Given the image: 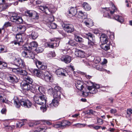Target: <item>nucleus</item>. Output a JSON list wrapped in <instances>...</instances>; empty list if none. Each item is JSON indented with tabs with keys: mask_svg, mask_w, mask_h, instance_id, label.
<instances>
[{
	"mask_svg": "<svg viewBox=\"0 0 132 132\" xmlns=\"http://www.w3.org/2000/svg\"><path fill=\"white\" fill-rule=\"evenodd\" d=\"M23 47L24 50L26 51H29L32 49V47H30L28 44H26L23 46Z\"/></svg>",
	"mask_w": 132,
	"mask_h": 132,
	"instance_id": "nucleus-43",
	"label": "nucleus"
},
{
	"mask_svg": "<svg viewBox=\"0 0 132 132\" xmlns=\"http://www.w3.org/2000/svg\"><path fill=\"white\" fill-rule=\"evenodd\" d=\"M97 123L99 125H102L103 123V120L100 118H97Z\"/></svg>",
	"mask_w": 132,
	"mask_h": 132,
	"instance_id": "nucleus-54",
	"label": "nucleus"
},
{
	"mask_svg": "<svg viewBox=\"0 0 132 132\" xmlns=\"http://www.w3.org/2000/svg\"><path fill=\"white\" fill-rule=\"evenodd\" d=\"M55 99L60 100L61 98V92H59L57 93H52Z\"/></svg>",
	"mask_w": 132,
	"mask_h": 132,
	"instance_id": "nucleus-26",
	"label": "nucleus"
},
{
	"mask_svg": "<svg viewBox=\"0 0 132 132\" xmlns=\"http://www.w3.org/2000/svg\"><path fill=\"white\" fill-rule=\"evenodd\" d=\"M8 100L3 96V95L0 94V103H8Z\"/></svg>",
	"mask_w": 132,
	"mask_h": 132,
	"instance_id": "nucleus-28",
	"label": "nucleus"
},
{
	"mask_svg": "<svg viewBox=\"0 0 132 132\" xmlns=\"http://www.w3.org/2000/svg\"><path fill=\"white\" fill-rule=\"evenodd\" d=\"M55 56V53L54 52H50L47 55L48 57L50 59L54 57Z\"/></svg>",
	"mask_w": 132,
	"mask_h": 132,
	"instance_id": "nucleus-42",
	"label": "nucleus"
},
{
	"mask_svg": "<svg viewBox=\"0 0 132 132\" xmlns=\"http://www.w3.org/2000/svg\"><path fill=\"white\" fill-rule=\"evenodd\" d=\"M18 71L19 74L24 76V77L26 76H27V72L25 70L20 69L19 71Z\"/></svg>",
	"mask_w": 132,
	"mask_h": 132,
	"instance_id": "nucleus-37",
	"label": "nucleus"
},
{
	"mask_svg": "<svg viewBox=\"0 0 132 132\" xmlns=\"http://www.w3.org/2000/svg\"><path fill=\"white\" fill-rule=\"evenodd\" d=\"M7 64L6 63L1 61L0 62V69H4L7 67Z\"/></svg>",
	"mask_w": 132,
	"mask_h": 132,
	"instance_id": "nucleus-36",
	"label": "nucleus"
},
{
	"mask_svg": "<svg viewBox=\"0 0 132 132\" xmlns=\"http://www.w3.org/2000/svg\"><path fill=\"white\" fill-rule=\"evenodd\" d=\"M110 5L112 6V10H113V11L110 10L109 8H103V11L105 13L104 14V16L105 17H107L109 18H110V17L109 13V12H110L111 14H112L117 10V9L115 7L113 3H110Z\"/></svg>",
	"mask_w": 132,
	"mask_h": 132,
	"instance_id": "nucleus-3",
	"label": "nucleus"
},
{
	"mask_svg": "<svg viewBox=\"0 0 132 132\" xmlns=\"http://www.w3.org/2000/svg\"><path fill=\"white\" fill-rule=\"evenodd\" d=\"M54 127L56 128H59L60 127H61V124L60 123H57L54 125Z\"/></svg>",
	"mask_w": 132,
	"mask_h": 132,
	"instance_id": "nucleus-64",
	"label": "nucleus"
},
{
	"mask_svg": "<svg viewBox=\"0 0 132 132\" xmlns=\"http://www.w3.org/2000/svg\"><path fill=\"white\" fill-rule=\"evenodd\" d=\"M75 125H77V126L78 127H84L86 125L85 124H81L80 123H78L76 124Z\"/></svg>",
	"mask_w": 132,
	"mask_h": 132,
	"instance_id": "nucleus-61",
	"label": "nucleus"
},
{
	"mask_svg": "<svg viewBox=\"0 0 132 132\" xmlns=\"http://www.w3.org/2000/svg\"><path fill=\"white\" fill-rule=\"evenodd\" d=\"M114 18L115 20L120 22H122L123 21V18L121 16L117 15L115 16Z\"/></svg>",
	"mask_w": 132,
	"mask_h": 132,
	"instance_id": "nucleus-35",
	"label": "nucleus"
},
{
	"mask_svg": "<svg viewBox=\"0 0 132 132\" xmlns=\"http://www.w3.org/2000/svg\"><path fill=\"white\" fill-rule=\"evenodd\" d=\"M20 69L18 68H13L12 69L13 71L14 72L18 74H19L18 71H19Z\"/></svg>",
	"mask_w": 132,
	"mask_h": 132,
	"instance_id": "nucleus-60",
	"label": "nucleus"
},
{
	"mask_svg": "<svg viewBox=\"0 0 132 132\" xmlns=\"http://www.w3.org/2000/svg\"><path fill=\"white\" fill-rule=\"evenodd\" d=\"M31 36L32 39H35L37 38L38 35L37 33L35 32H32Z\"/></svg>",
	"mask_w": 132,
	"mask_h": 132,
	"instance_id": "nucleus-40",
	"label": "nucleus"
},
{
	"mask_svg": "<svg viewBox=\"0 0 132 132\" xmlns=\"http://www.w3.org/2000/svg\"><path fill=\"white\" fill-rule=\"evenodd\" d=\"M34 100L35 102L40 105H44L46 102V97L44 95H37L34 96Z\"/></svg>",
	"mask_w": 132,
	"mask_h": 132,
	"instance_id": "nucleus-2",
	"label": "nucleus"
},
{
	"mask_svg": "<svg viewBox=\"0 0 132 132\" xmlns=\"http://www.w3.org/2000/svg\"><path fill=\"white\" fill-rule=\"evenodd\" d=\"M14 63L15 65L21 68H24L26 66L24 61L20 58H15Z\"/></svg>",
	"mask_w": 132,
	"mask_h": 132,
	"instance_id": "nucleus-5",
	"label": "nucleus"
},
{
	"mask_svg": "<svg viewBox=\"0 0 132 132\" xmlns=\"http://www.w3.org/2000/svg\"><path fill=\"white\" fill-rule=\"evenodd\" d=\"M95 39H94V41H93L92 40H89L88 42V46L89 47L92 48H93V46L95 45Z\"/></svg>",
	"mask_w": 132,
	"mask_h": 132,
	"instance_id": "nucleus-33",
	"label": "nucleus"
},
{
	"mask_svg": "<svg viewBox=\"0 0 132 132\" xmlns=\"http://www.w3.org/2000/svg\"><path fill=\"white\" fill-rule=\"evenodd\" d=\"M88 114H94L95 112L92 109H90L88 110Z\"/></svg>",
	"mask_w": 132,
	"mask_h": 132,
	"instance_id": "nucleus-62",
	"label": "nucleus"
},
{
	"mask_svg": "<svg viewBox=\"0 0 132 132\" xmlns=\"http://www.w3.org/2000/svg\"><path fill=\"white\" fill-rule=\"evenodd\" d=\"M10 18L11 21L15 22L18 24L22 23L23 22L22 18L18 16L17 14L15 13H12Z\"/></svg>",
	"mask_w": 132,
	"mask_h": 132,
	"instance_id": "nucleus-4",
	"label": "nucleus"
},
{
	"mask_svg": "<svg viewBox=\"0 0 132 132\" xmlns=\"http://www.w3.org/2000/svg\"><path fill=\"white\" fill-rule=\"evenodd\" d=\"M7 52L6 47L4 45H0V53L5 52Z\"/></svg>",
	"mask_w": 132,
	"mask_h": 132,
	"instance_id": "nucleus-38",
	"label": "nucleus"
},
{
	"mask_svg": "<svg viewBox=\"0 0 132 132\" xmlns=\"http://www.w3.org/2000/svg\"><path fill=\"white\" fill-rule=\"evenodd\" d=\"M110 112L112 114L115 113L117 112V111L116 109H111L110 110Z\"/></svg>",
	"mask_w": 132,
	"mask_h": 132,
	"instance_id": "nucleus-63",
	"label": "nucleus"
},
{
	"mask_svg": "<svg viewBox=\"0 0 132 132\" xmlns=\"http://www.w3.org/2000/svg\"><path fill=\"white\" fill-rule=\"evenodd\" d=\"M38 9L42 11L45 12L46 14H48L49 12L51 13L52 12L51 6H49L48 5L45 6H40L38 7Z\"/></svg>",
	"mask_w": 132,
	"mask_h": 132,
	"instance_id": "nucleus-8",
	"label": "nucleus"
},
{
	"mask_svg": "<svg viewBox=\"0 0 132 132\" xmlns=\"http://www.w3.org/2000/svg\"><path fill=\"white\" fill-rule=\"evenodd\" d=\"M66 73V71L64 69L62 68L58 69L56 70V73L59 77L65 76Z\"/></svg>",
	"mask_w": 132,
	"mask_h": 132,
	"instance_id": "nucleus-13",
	"label": "nucleus"
},
{
	"mask_svg": "<svg viewBox=\"0 0 132 132\" xmlns=\"http://www.w3.org/2000/svg\"><path fill=\"white\" fill-rule=\"evenodd\" d=\"M63 26L64 30L68 33H71L74 30L73 26L72 24H64Z\"/></svg>",
	"mask_w": 132,
	"mask_h": 132,
	"instance_id": "nucleus-9",
	"label": "nucleus"
},
{
	"mask_svg": "<svg viewBox=\"0 0 132 132\" xmlns=\"http://www.w3.org/2000/svg\"><path fill=\"white\" fill-rule=\"evenodd\" d=\"M38 88H37V91L38 90L41 94H42V92H44V88L42 87L39 85L38 86Z\"/></svg>",
	"mask_w": 132,
	"mask_h": 132,
	"instance_id": "nucleus-48",
	"label": "nucleus"
},
{
	"mask_svg": "<svg viewBox=\"0 0 132 132\" xmlns=\"http://www.w3.org/2000/svg\"><path fill=\"white\" fill-rule=\"evenodd\" d=\"M11 26V23L9 22H5L3 26L4 27H8Z\"/></svg>",
	"mask_w": 132,
	"mask_h": 132,
	"instance_id": "nucleus-53",
	"label": "nucleus"
},
{
	"mask_svg": "<svg viewBox=\"0 0 132 132\" xmlns=\"http://www.w3.org/2000/svg\"><path fill=\"white\" fill-rule=\"evenodd\" d=\"M34 74L37 77L41 78L43 73V72L37 69H34L33 71Z\"/></svg>",
	"mask_w": 132,
	"mask_h": 132,
	"instance_id": "nucleus-22",
	"label": "nucleus"
},
{
	"mask_svg": "<svg viewBox=\"0 0 132 132\" xmlns=\"http://www.w3.org/2000/svg\"><path fill=\"white\" fill-rule=\"evenodd\" d=\"M22 55L24 57H28L30 59H33L34 58V55L32 52L28 51H24L22 53Z\"/></svg>",
	"mask_w": 132,
	"mask_h": 132,
	"instance_id": "nucleus-11",
	"label": "nucleus"
},
{
	"mask_svg": "<svg viewBox=\"0 0 132 132\" xmlns=\"http://www.w3.org/2000/svg\"><path fill=\"white\" fill-rule=\"evenodd\" d=\"M87 16L86 13H83L82 11H79L78 13V17L82 19H85Z\"/></svg>",
	"mask_w": 132,
	"mask_h": 132,
	"instance_id": "nucleus-24",
	"label": "nucleus"
},
{
	"mask_svg": "<svg viewBox=\"0 0 132 132\" xmlns=\"http://www.w3.org/2000/svg\"><path fill=\"white\" fill-rule=\"evenodd\" d=\"M106 44L102 43L101 45V47L104 50L107 51L110 49V46L109 45Z\"/></svg>",
	"mask_w": 132,
	"mask_h": 132,
	"instance_id": "nucleus-31",
	"label": "nucleus"
},
{
	"mask_svg": "<svg viewBox=\"0 0 132 132\" xmlns=\"http://www.w3.org/2000/svg\"><path fill=\"white\" fill-rule=\"evenodd\" d=\"M70 124V123L69 122L66 120L62 121L61 123V127L66 126H67L69 125Z\"/></svg>",
	"mask_w": 132,
	"mask_h": 132,
	"instance_id": "nucleus-39",
	"label": "nucleus"
},
{
	"mask_svg": "<svg viewBox=\"0 0 132 132\" xmlns=\"http://www.w3.org/2000/svg\"><path fill=\"white\" fill-rule=\"evenodd\" d=\"M14 104L17 108H19L20 105L26 108H30L32 106L31 102L28 99H22L19 101L18 98L16 96H14L13 98Z\"/></svg>",
	"mask_w": 132,
	"mask_h": 132,
	"instance_id": "nucleus-1",
	"label": "nucleus"
},
{
	"mask_svg": "<svg viewBox=\"0 0 132 132\" xmlns=\"http://www.w3.org/2000/svg\"><path fill=\"white\" fill-rule=\"evenodd\" d=\"M15 37L17 39V41L19 42L18 43L19 45H21V43L22 42L21 35V34H18L16 35Z\"/></svg>",
	"mask_w": 132,
	"mask_h": 132,
	"instance_id": "nucleus-27",
	"label": "nucleus"
},
{
	"mask_svg": "<svg viewBox=\"0 0 132 132\" xmlns=\"http://www.w3.org/2000/svg\"><path fill=\"white\" fill-rule=\"evenodd\" d=\"M10 81L14 83L15 82H16L18 80V79L15 76H10L9 77Z\"/></svg>",
	"mask_w": 132,
	"mask_h": 132,
	"instance_id": "nucleus-32",
	"label": "nucleus"
},
{
	"mask_svg": "<svg viewBox=\"0 0 132 132\" xmlns=\"http://www.w3.org/2000/svg\"><path fill=\"white\" fill-rule=\"evenodd\" d=\"M85 85L82 81L79 80H77L76 81V88L79 90L83 91L84 89Z\"/></svg>",
	"mask_w": 132,
	"mask_h": 132,
	"instance_id": "nucleus-12",
	"label": "nucleus"
},
{
	"mask_svg": "<svg viewBox=\"0 0 132 132\" xmlns=\"http://www.w3.org/2000/svg\"><path fill=\"white\" fill-rule=\"evenodd\" d=\"M23 82L31 84L33 81V80L29 76H26L24 78Z\"/></svg>",
	"mask_w": 132,
	"mask_h": 132,
	"instance_id": "nucleus-21",
	"label": "nucleus"
},
{
	"mask_svg": "<svg viewBox=\"0 0 132 132\" xmlns=\"http://www.w3.org/2000/svg\"><path fill=\"white\" fill-rule=\"evenodd\" d=\"M92 22V20L89 18L88 19V21H85L84 22V23L85 24V25L88 27H89V24Z\"/></svg>",
	"mask_w": 132,
	"mask_h": 132,
	"instance_id": "nucleus-44",
	"label": "nucleus"
},
{
	"mask_svg": "<svg viewBox=\"0 0 132 132\" xmlns=\"http://www.w3.org/2000/svg\"><path fill=\"white\" fill-rule=\"evenodd\" d=\"M25 13L27 16L32 17L33 19L37 20L38 18V16L37 13L35 12H33L31 11H26Z\"/></svg>",
	"mask_w": 132,
	"mask_h": 132,
	"instance_id": "nucleus-10",
	"label": "nucleus"
},
{
	"mask_svg": "<svg viewBox=\"0 0 132 132\" xmlns=\"http://www.w3.org/2000/svg\"><path fill=\"white\" fill-rule=\"evenodd\" d=\"M68 44L72 46H76L77 44L74 40L70 39L68 42Z\"/></svg>",
	"mask_w": 132,
	"mask_h": 132,
	"instance_id": "nucleus-45",
	"label": "nucleus"
},
{
	"mask_svg": "<svg viewBox=\"0 0 132 132\" xmlns=\"http://www.w3.org/2000/svg\"><path fill=\"white\" fill-rule=\"evenodd\" d=\"M59 100L54 98L52 100V102L49 104V106L50 108H53L54 107L57 106L59 104Z\"/></svg>",
	"mask_w": 132,
	"mask_h": 132,
	"instance_id": "nucleus-14",
	"label": "nucleus"
},
{
	"mask_svg": "<svg viewBox=\"0 0 132 132\" xmlns=\"http://www.w3.org/2000/svg\"><path fill=\"white\" fill-rule=\"evenodd\" d=\"M22 88L25 91H30V85L28 83L23 82L21 83Z\"/></svg>",
	"mask_w": 132,
	"mask_h": 132,
	"instance_id": "nucleus-16",
	"label": "nucleus"
},
{
	"mask_svg": "<svg viewBox=\"0 0 132 132\" xmlns=\"http://www.w3.org/2000/svg\"><path fill=\"white\" fill-rule=\"evenodd\" d=\"M52 29H55L56 28V24L54 23H52L50 25Z\"/></svg>",
	"mask_w": 132,
	"mask_h": 132,
	"instance_id": "nucleus-56",
	"label": "nucleus"
},
{
	"mask_svg": "<svg viewBox=\"0 0 132 132\" xmlns=\"http://www.w3.org/2000/svg\"><path fill=\"white\" fill-rule=\"evenodd\" d=\"M24 122L22 121L18 122L16 124V127L18 128H20L24 125Z\"/></svg>",
	"mask_w": 132,
	"mask_h": 132,
	"instance_id": "nucleus-50",
	"label": "nucleus"
},
{
	"mask_svg": "<svg viewBox=\"0 0 132 132\" xmlns=\"http://www.w3.org/2000/svg\"><path fill=\"white\" fill-rule=\"evenodd\" d=\"M77 12L76 8L72 7L69 10L68 15L70 17H72L75 15L76 14Z\"/></svg>",
	"mask_w": 132,
	"mask_h": 132,
	"instance_id": "nucleus-18",
	"label": "nucleus"
},
{
	"mask_svg": "<svg viewBox=\"0 0 132 132\" xmlns=\"http://www.w3.org/2000/svg\"><path fill=\"white\" fill-rule=\"evenodd\" d=\"M127 113L130 116L132 113V109H128L127 110Z\"/></svg>",
	"mask_w": 132,
	"mask_h": 132,
	"instance_id": "nucleus-59",
	"label": "nucleus"
},
{
	"mask_svg": "<svg viewBox=\"0 0 132 132\" xmlns=\"http://www.w3.org/2000/svg\"><path fill=\"white\" fill-rule=\"evenodd\" d=\"M75 39L76 40L77 42H80L82 40V38L78 36L75 35Z\"/></svg>",
	"mask_w": 132,
	"mask_h": 132,
	"instance_id": "nucleus-49",
	"label": "nucleus"
},
{
	"mask_svg": "<svg viewBox=\"0 0 132 132\" xmlns=\"http://www.w3.org/2000/svg\"><path fill=\"white\" fill-rule=\"evenodd\" d=\"M43 51V49L41 47H39L36 49V51L38 53L42 52Z\"/></svg>",
	"mask_w": 132,
	"mask_h": 132,
	"instance_id": "nucleus-52",
	"label": "nucleus"
},
{
	"mask_svg": "<svg viewBox=\"0 0 132 132\" xmlns=\"http://www.w3.org/2000/svg\"><path fill=\"white\" fill-rule=\"evenodd\" d=\"M38 85L37 84H35L33 85L31 84L30 91L34 93V92L37 91V88H38Z\"/></svg>",
	"mask_w": 132,
	"mask_h": 132,
	"instance_id": "nucleus-23",
	"label": "nucleus"
},
{
	"mask_svg": "<svg viewBox=\"0 0 132 132\" xmlns=\"http://www.w3.org/2000/svg\"><path fill=\"white\" fill-rule=\"evenodd\" d=\"M8 7L7 4H0V12L5 10Z\"/></svg>",
	"mask_w": 132,
	"mask_h": 132,
	"instance_id": "nucleus-30",
	"label": "nucleus"
},
{
	"mask_svg": "<svg viewBox=\"0 0 132 132\" xmlns=\"http://www.w3.org/2000/svg\"><path fill=\"white\" fill-rule=\"evenodd\" d=\"M55 43H46L45 44L46 46H47L50 48H53L54 47L55 45Z\"/></svg>",
	"mask_w": 132,
	"mask_h": 132,
	"instance_id": "nucleus-46",
	"label": "nucleus"
},
{
	"mask_svg": "<svg viewBox=\"0 0 132 132\" xmlns=\"http://www.w3.org/2000/svg\"><path fill=\"white\" fill-rule=\"evenodd\" d=\"M45 129V127L42 126H39L37 128V131H36L34 132H39V131H40Z\"/></svg>",
	"mask_w": 132,
	"mask_h": 132,
	"instance_id": "nucleus-51",
	"label": "nucleus"
},
{
	"mask_svg": "<svg viewBox=\"0 0 132 132\" xmlns=\"http://www.w3.org/2000/svg\"><path fill=\"white\" fill-rule=\"evenodd\" d=\"M37 67L39 69L41 65L42 64V63L40 61L36 60H35L34 61Z\"/></svg>",
	"mask_w": 132,
	"mask_h": 132,
	"instance_id": "nucleus-41",
	"label": "nucleus"
},
{
	"mask_svg": "<svg viewBox=\"0 0 132 132\" xmlns=\"http://www.w3.org/2000/svg\"><path fill=\"white\" fill-rule=\"evenodd\" d=\"M100 40L102 43H106L108 41L107 36L104 34H102L100 37Z\"/></svg>",
	"mask_w": 132,
	"mask_h": 132,
	"instance_id": "nucleus-19",
	"label": "nucleus"
},
{
	"mask_svg": "<svg viewBox=\"0 0 132 132\" xmlns=\"http://www.w3.org/2000/svg\"><path fill=\"white\" fill-rule=\"evenodd\" d=\"M97 69L99 71H106L107 70L106 69L102 68V67L100 66L99 67L97 68Z\"/></svg>",
	"mask_w": 132,
	"mask_h": 132,
	"instance_id": "nucleus-58",
	"label": "nucleus"
},
{
	"mask_svg": "<svg viewBox=\"0 0 132 132\" xmlns=\"http://www.w3.org/2000/svg\"><path fill=\"white\" fill-rule=\"evenodd\" d=\"M61 88L58 86H55L54 87V89L52 88L49 89V91L50 92H52V93H57L59 92H61Z\"/></svg>",
	"mask_w": 132,
	"mask_h": 132,
	"instance_id": "nucleus-20",
	"label": "nucleus"
},
{
	"mask_svg": "<svg viewBox=\"0 0 132 132\" xmlns=\"http://www.w3.org/2000/svg\"><path fill=\"white\" fill-rule=\"evenodd\" d=\"M43 73L41 78L44 79L47 81L52 82L53 78L52 75L48 71L43 72Z\"/></svg>",
	"mask_w": 132,
	"mask_h": 132,
	"instance_id": "nucleus-6",
	"label": "nucleus"
},
{
	"mask_svg": "<svg viewBox=\"0 0 132 132\" xmlns=\"http://www.w3.org/2000/svg\"><path fill=\"white\" fill-rule=\"evenodd\" d=\"M100 88V85L96 84H93L92 86H88L87 89L89 91V93L95 94L97 92L98 89Z\"/></svg>",
	"mask_w": 132,
	"mask_h": 132,
	"instance_id": "nucleus-7",
	"label": "nucleus"
},
{
	"mask_svg": "<svg viewBox=\"0 0 132 132\" xmlns=\"http://www.w3.org/2000/svg\"><path fill=\"white\" fill-rule=\"evenodd\" d=\"M31 47H36L38 46V44L36 42H32L30 43Z\"/></svg>",
	"mask_w": 132,
	"mask_h": 132,
	"instance_id": "nucleus-47",
	"label": "nucleus"
},
{
	"mask_svg": "<svg viewBox=\"0 0 132 132\" xmlns=\"http://www.w3.org/2000/svg\"><path fill=\"white\" fill-rule=\"evenodd\" d=\"M81 91L82 92V95L84 97L87 96L89 95V92H86L84 91V90L83 91Z\"/></svg>",
	"mask_w": 132,
	"mask_h": 132,
	"instance_id": "nucleus-55",
	"label": "nucleus"
},
{
	"mask_svg": "<svg viewBox=\"0 0 132 132\" xmlns=\"http://www.w3.org/2000/svg\"><path fill=\"white\" fill-rule=\"evenodd\" d=\"M85 36L89 40H92L93 41H94V39H95V37L92 34L90 33L86 34Z\"/></svg>",
	"mask_w": 132,
	"mask_h": 132,
	"instance_id": "nucleus-25",
	"label": "nucleus"
},
{
	"mask_svg": "<svg viewBox=\"0 0 132 132\" xmlns=\"http://www.w3.org/2000/svg\"><path fill=\"white\" fill-rule=\"evenodd\" d=\"M82 6L84 9L86 11H89L91 9L90 6L86 2H84Z\"/></svg>",
	"mask_w": 132,
	"mask_h": 132,
	"instance_id": "nucleus-29",
	"label": "nucleus"
},
{
	"mask_svg": "<svg viewBox=\"0 0 132 132\" xmlns=\"http://www.w3.org/2000/svg\"><path fill=\"white\" fill-rule=\"evenodd\" d=\"M60 59L61 61L66 63H69L71 61V58L68 55L63 56Z\"/></svg>",
	"mask_w": 132,
	"mask_h": 132,
	"instance_id": "nucleus-15",
	"label": "nucleus"
},
{
	"mask_svg": "<svg viewBox=\"0 0 132 132\" xmlns=\"http://www.w3.org/2000/svg\"><path fill=\"white\" fill-rule=\"evenodd\" d=\"M47 67L46 65L42 64L39 69L40 70H44L47 68Z\"/></svg>",
	"mask_w": 132,
	"mask_h": 132,
	"instance_id": "nucleus-57",
	"label": "nucleus"
},
{
	"mask_svg": "<svg viewBox=\"0 0 132 132\" xmlns=\"http://www.w3.org/2000/svg\"><path fill=\"white\" fill-rule=\"evenodd\" d=\"M75 55L77 57H83L85 56L84 52L80 50H76L75 51Z\"/></svg>",
	"mask_w": 132,
	"mask_h": 132,
	"instance_id": "nucleus-17",
	"label": "nucleus"
},
{
	"mask_svg": "<svg viewBox=\"0 0 132 132\" xmlns=\"http://www.w3.org/2000/svg\"><path fill=\"white\" fill-rule=\"evenodd\" d=\"M17 28L18 30L22 33L24 32L26 30V28L24 26H19L17 27Z\"/></svg>",
	"mask_w": 132,
	"mask_h": 132,
	"instance_id": "nucleus-34",
	"label": "nucleus"
}]
</instances>
